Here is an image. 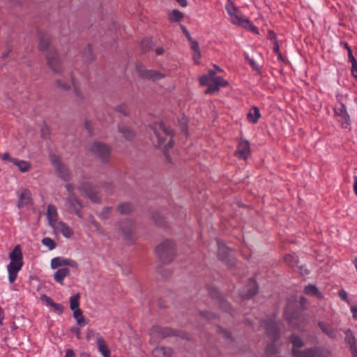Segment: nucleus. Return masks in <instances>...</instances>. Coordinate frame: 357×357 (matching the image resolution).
<instances>
[{
    "label": "nucleus",
    "mask_w": 357,
    "mask_h": 357,
    "mask_svg": "<svg viewBox=\"0 0 357 357\" xmlns=\"http://www.w3.org/2000/svg\"><path fill=\"white\" fill-rule=\"evenodd\" d=\"M38 48L42 52H46V59L49 68L55 74H61L63 67L61 59L54 47L50 46L48 36L40 37Z\"/></svg>",
    "instance_id": "obj_1"
},
{
    "label": "nucleus",
    "mask_w": 357,
    "mask_h": 357,
    "mask_svg": "<svg viewBox=\"0 0 357 357\" xmlns=\"http://www.w3.org/2000/svg\"><path fill=\"white\" fill-rule=\"evenodd\" d=\"M225 8L229 16V21L231 24L245 28L252 33H258V29L252 24L249 18L245 16L232 1L227 0Z\"/></svg>",
    "instance_id": "obj_2"
},
{
    "label": "nucleus",
    "mask_w": 357,
    "mask_h": 357,
    "mask_svg": "<svg viewBox=\"0 0 357 357\" xmlns=\"http://www.w3.org/2000/svg\"><path fill=\"white\" fill-rule=\"evenodd\" d=\"M153 130V135L152 136V140L153 143L155 146H158L164 151L165 154L168 159L167 150L172 146V131L162 123H156Z\"/></svg>",
    "instance_id": "obj_3"
},
{
    "label": "nucleus",
    "mask_w": 357,
    "mask_h": 357,
    "mask_svg": "<svg viewBox=\"0 0 357 357\" xmlns=\"http://www.w3.org/2000/svg\"><path fill=\"white\" fill-rule=\"evenodd\" d=\"M261 326L266 331L269 336L271 342L269 343L266 349V355L267 357L278 354L280 351V341L279 340L278 330L276 323L273 321H264Z\"/></svg>",
    "instance_id": "obj_4"
},
{
    "label": "nucleus",
    "mask_w": 357,
    "mask_h": 357,
    "mask_svg": "<svg viewBox=\"0 0 357 357\" xmlns=\"http://www.w3.org/2000/svg\"><path fill=\"white\" fill-rule=\"evenodd\" d=\"M10 262L7 266L8 280L10 284L13 283L17 277V273L23 266L22 253L20 245L14 248L10 253Z\"/></svg>",
    "instance_id": "obj_5"
},
{
    "label": "nucleus",
    "mask_w": 357,
    "mask_h": 357,
    "mask_svg": "<svg viewBox=\"0 0 357 357\" xmlns=\"http://www.w3.org/2000/svg\"><path fill=\"white\" fill-rule=\"evenodd\" d=\"M155 252L161 261L169 262L175 255L174 244L172 241L165 240L156 247Z\"/></svg>",
    "instance_id": "obj_6"
},
{
    "label": "nucleus",
    "mask_w": 357,
    "mask_h": 357,
    "mask_svg": "<svg viewBox=\"0 0 357 357\" xmlns=\"http://www.w3.org/2000/svg\"><path fill=\"white\" fill-rule=\"evenodd\" d=\"M292 353L294 357H331V352L325 348H313L304 351L294 349Z\"/></svg>",
    "instance_id": "obj_7"
},
{
    "label": "nucleus",
    "mask_w": 357,
    "mask_h": 357,
    "mask_svg": "<svg viewBox=\"0 0 357 357\" xmlns=\"http://www.w3.org/2000/svg\"><path fill=\"white\" fill-rule=\"evenodd\" d=\"M90 151L99 158L101 160H106L110 153L108 146L99 142H93L89 149Z\"/></svg>",
    "instance_id": "obj_8"
},
{
    "label": "nucleus",
    "mask_w": 357,
    "mask_h": 357,
    "mask_svg": "<svg viewBox=\"0 0 357 357\" xmlns=\"http://www.w3.org/2000/svg\"><path fill=\"white\" fill-rule=\"evenodd\" d=\"M135 224L132 220H125L117 225V229L126 238H131L135 231Z\"/></svg>",
    "instance_id": "obj_9"
},
{
    "label": "nucleus",
    "mask_w": 357,
    "mask_h": 357,
    "mask_svg": "<svg viewBox=\"0 0 357 357\" xmlns=\"http://www.w3.org/2000/svg\"><path fill=\"white\" fill-rule=\"evenodd\" d=\"M63 266H68L77 268H78V263L73 259L63 257H54L51 260V268L52 269H56Z\"/></svg>",
    "instance_id": "obj_10"
},
{
    "label": "nucleus",
    "mask_w": 357,
    "mask_h": 357,
    "mask_svg": "<svg viewBox=\"0 0 357 357\" xmlns=\"http://www.w3.org/2000/svg\"><path fill=\"white\" fill-rule=\"evenodd\" d=\"M334 112L335 116L338 118V121L342 125H348L349 123V116L347 112L345 105L339 102L335 106Z\"/></svg>",
    "instance_id": "obj_11"
},
{
    "label": "nucleus",
    "mask_w": 357,
    "mask_h": 357,
    "mask_svg": "<svg viewBox=\"0 0 357 357\" xmlns=\"http://www.w3.org/2000/svg\"><path fill=\"white\" fill-rule=\"evenodd\" d=\"M79 191L82 195L88 197L94 202H96L100 199L99 197L97 195L96 188L89 183L82 184L79 187Z\"/></svg>",
    "instance_id": "obj_12"
},
{
    "label": "nucleus",
    "mask_w": 357,
    "mask_h": 357,
    "mask_svg": "<svg viewBox=\"0 0 357 357\" xmlns=\"http://www.w3.org/2000/svg\"><path fill=\"white\" fill-rule=\"evenodd\" d=\"M149 335L153 340L165 337L169 335H178L174 331L167 328H160L158 326H153L149 331Z\"/></svg>",
    "instance_id": "obj_13"
},
{
    "label": "nucleus",
    "mask_w": 357,
    "mask_h": 357,
    "mask_svg": "<svg viewBox=\"0 0 357 357\" xmlns=\"http://www.w3.org/2000/svg\"><path fill=\"white\" fill-rule=\"evenodd\" d=\"M137 70L139 73V75L146 79H149L152 80H158L160 79L162 77H165V75L152 70H147L145 68H144L142 66L137 67Z\"/></svg>",
    "instance_id": "obj_14"
},
{
    "label": "nucleus",
    "mask_w": 357,
    "mask_h": 357,
    "mask_svg": "<svg viewBox=\"0 0 357 357\" xmlns=\"http://www.w3.org/2000/svg\"><path fill=\"white\" fill-rule=\"evenodd\" d=\"M250 154V144L247 140L241 141L235 152V155L241 159L245 160Z\"/></svg>",
    "instance_id": "obj_15"
},
{
    "label": "nucleus",
    "mask_w": 357,
    "mask_h": 357,
    "mask_svg": "<svg viewBox=\"0 0 357 357\" xmlns=\"http://www.w3.org/2000/svg\"><path fill=\"white\" fill-rule=\"evenodd\" d=\"M54 231L57 234H61L66 238H70L73 234V231L65 222L59 221L52 227Z\"/></svg>",
    "instance_id": "obj_16"
},
{
    "label": "nucleus",
    "mask_w": 357,
    "mask_h": 357,
    "mask_svg": "<svg viewBox=\"0 0 357 357\" xmlns=\"http://www.w3.org/2000/svg\"><path fill=\"white\" fill-rule=\"evenodd\" d=\"M345 333V342L349 344L350 350L352 354V357H357V340L353 335L350 329H346Z\"/></svg>",
    "instance_id": "obj_17"
},
{
    "label": "nucleus",
    "mask_w": 357,
    "mask_h": 357,
    "mask_svg": "<svg viewBox=\"0 0 357 357\" xmlns=\"http://www.w3.org/2000/svg\"><path fill=\"white\" fill-rule=\"evenodd\" d=\"M31 204V194L27 189H23L19 195L18 208H22Z\"/></svg>",
    "instance_id": "obj_18"
},
{
    "label": "nucleus",
    "mask_w": 357,
    "mask_h": 357,
    "mask_svg": "<svg viewBox=\"0 0 357 357\" xmlns=\"http://www.w3.org/2000/svg\"><path fill=\"white\" fill-rule=\"evenodd\" d=\"M227 85V82L221 77L213 78L212 84H209L206 93H213L219 90L220 87H224Z\"/></svg>",
    "instance_id": "obj_19"
},
{
    "label": "nucleus",
    "mask_w": 357,
    "mask_h": 357,
    "mask_svg": "<svg viewBox=\"0 0 357 357\" xmlns=\"http://www.w3.org/2000/svg\"><path fill=\"white\" fill-rule=\"evenodd\" d=\"M68 206L73 210V211L79 217L82 218L80 210L82 207L79 201L73 195H70L66 201Z\"/></svg>",
    "instance_id": "obj_20"
},
{
    "label": "nucleus",
    "mask_w": 357,
    "mask_h": 357,
    "mask_svg": "<svg viewBox=\"0 0 357 357\" xmlns=\"http://www.w3.org/2000/svg\"><path fill=\"white\" fill-rule=\"evenodd\" d=\"M172 349L167 347H157L152 351V357H171Z\"/></svg>",
    "instance_id": "obj_21"
},
{
    "label": "nucleus",
    "mask_w": 357,
    "mask_h": 357,
    "mask_svg": "<svg viewBox=\"0 0 357 357\" xmlns=\"http://www.w3.org/2000/svg\"><path fill=\"white\" fill-rule=\"evenodd\" d=\"M47 218L48 220L49 225L51 227H52L54 225L59 222L57 211L54 206L49 205L47 206Z\"/></svg>",
    "instance_id": "obj_22"
},
{
    "label": "nucleus",
    "mask_w": 357,
    "mask_h": 357,
    "mask_svg": "<svg viewBox=\"0 0 357 357\" xmlns=\"http://www.w3.org/2000/svg\"><path fill=\"white\" fill-rule=\"evenodd\" d=\"M96 342L98 351L101 353L103 357H109L110 351L108 349L107 345L103 337L100 335H98Z\"/></svg>",
    "instance_id": "obj_23"
},
{
    "label": "nucleus",
    "mask_w": 357,
    "mask_h": 357,
    "mask_svg": "<svg viewBox=\"0 0 357 357\" xmlns=\"http://www.w3.org/2000/svg\"><path fill=\"white\" fill-rule=\"evenodd\" d=\"M10 162L16 165L21 172H27L31 168V165L29 162L26 160H21L16 158H10Z\"/></svg>",
    "instance_id": "obj_24"
},
{
    "label": "nucleus",
    "mask_w": 357,
    "mask_h": 357,
    "mask_svg": "<svg viewBox=\"0 0 357 357\" xmlns=\"http://www.w3.org/2000/svg\"><path fill=\"white\" fill-rule=\"evenodd\" d=\"M54 164L58 175L64 180L68 179L69 173L66 167L59 161H55Z\"/></svg>",
    "instance_id": "obj_25"
},
{
    "label": "nucleus",
    "mask_w": 357,
    "mask_h": 357,
    "mask_svg": "<svg viewBox=\"0 0 357 357\" xmlns=\"http://www.w3.org/2000/svg\"><path fill=\"white\" fill-rule=\"evenodd\" d=\"M257 292V285L255 280H250L248 284V289L246 292L241 293L242 297L249 298L252 297Z\"/></svg>",
    "instance_id": "obj_26"
},
{
    "label": "nucleus",
    "mask_w": 357,
    "mask_h": 357,
    "mask_svg": "<svg viewBox=\"0 0 357 357\" xmlns=\"http://www.w3.org/2000/svg\"><path fill=\"white\" fill-rule=\"evenodd\" d=\"M260 117L261 114L257 107H252L248 113V120L250 123H256Z\"/></svg>",
    "instance_id": "obj_27"
},
{
    "label": "nucleus",
    "mask_w": 357,
    "mask_h": 357,
    "mask_svg": "<svg viewBox=\"0 0 357 357\" xmlns=\"http://www.w3.org/2000/svg\"><path fill=\"white\" fill-rule=\"evenodd\" d=\"M69 275V269L67 268H62L59 269L54 275V279L57 282L63 284V279Z\"/></svg>",
    "instance_id": "obj_28"
},
{
    "label": "nucleus",
    "mask_w": 357,
    "mask_h": 357,
    "mask_svg": "<svg viewBox=\"0 0 357 357\" xmlns=\"http://www.w3.org/2000/svg\"><path fill=\"white\" fill-rule=\"evenodd\" d=\"M73 317L76 319L77 324L80 326H85L88 324V321L83 316L80 309L73 311Z\"/></svg>",
    "instance_id": "obj_29"
},
{
    "label": "nucleus",
    "mask_w": 357,
    "mask_h": 357,
    "mask_svg": "<svg viewBox=\"0 0 357 357\" xmlns=\"http://www.w3.org/2000/svg\"><path fill=\"white\" fill-rule=\"evenodd\" d=\"M79 298H80V295L79 294H77L70 298V308L72 310L75 311L77 310H79Z\"/></svg>",
    "instance_id": "obj_30"
},
{
    "label": "nucleus",
    "mask_w": 357,
    "mask_h": 357,
    "mask_svg": "<svg viewBox=\"0 0 357 357\" xmlns=\"http://www.w3.org/2000/svg\"><path fill=\"white\" fill-rule=\"evenodd\" d=\"M321 331L328 335L330 337L334 338L335 337V334L333 330L327 324L320 322L319 324Z\"/></svg>",
    "instance_id": "obj_31"
},
{
    "label": "nucleus",
    "mask_w": 357,
    "mask_h": 357,
    "mask_svg": "<svg viewBox=\"0 0 357 357\" xmlns=\"http://www.w3.org/2000/svg\"><path fill=\"white\" fill-rule=\"evenodd\" d=\"M127 139H131L135 136L134 131L128 126L122 127L119 130Z\"/></svg>",
    "instance_id": "obj_32"
},
{
    "label": "nucleus",
    "mask_w": 357,
    "mask_h": 357,
    "mask_svg": "<svg viewBox=\"0 0 357 357\" xmlns=\"http://www.w3.org/2000/svg\"><path fill=\"white\" fill-rule=\"evenodd\" d=\"M183 17V14L178 10H174L169 14V18L171 22H179Z\"/></svg>",
    "instance_id": "obj_33"
},
{
    "label": "nucleus",
    "mask_w": 357,
    "mask_h": 357,
    "mask_svg": "<svg viewBox=\"0 0 357 357\" xmlns=\"http://www.w3.org/2000/svg\"><path fill=\"white\" fill-rule=\"evenodd\" d=\"M133 210L132 206L129 203H123L118 206V211L121 214L129 213Z\"/></svg>",
    "instance_id": "obj_34"
},
{
    "label": "nucleus",
    "mask_w": 357,
    "mask_h": 357,
    "mask_svg": "<svg viewBox=\"0 0 357 357\" xmlns=\"http://www.w3.org/2000/svg\"><path fill=\"white\" fill-rule=\"evenodd\" d=\"M290 341L293 344V346H294L293 349H297L296 348H300L303 346V342L302 340L296 335H292L290 337Z\"/></svg>",
    "instance_id": "obj_35"
},
{
    "label": "nucleus",
    "mask_w": 357,
    "mask_h": 357,
    "mask_svg": "<svg viewBox=\"0 0 357 357\" xmlns=\"http://www.w3.org/2000/svg\"><path fill=\"white\" fill-rule=\"evenodd\" d=\"M42 243L44 246L47 247L50 250H52L56 248L55 242L49 237L44 238L42 240Z\"/></svg>",
    "instance_id": "obj_36"
},
{
    "label": "nucleus",
    "mask_w": 357,
    "mask_h": 357,
    "mask_svg": "<svg viewBox=\"0 0 357 357\" xmlns=\"http://www.w3.org/2000/svg\"><path fill=\"white\" fill-rule=\"evenodd\" d=\"M305 294L311 296H319V291L317 288L312 284H309L305 288Z\"/></svg>",
    "instance_id": "obj_37"
},
{
    "label": "nucleus",
    "mask_w": 357,
    "mask_h": 357,
    "mask_svg": "<svg viewBox=\"0 0 357 357\" xmlns=\"http://www.w3.org/2000/svg\"><path fill=\"white\" fill-rule=\"evenodd\" d=\"M284 260L288 264L293 267L297 264V259L294 255H287L284 257Z\"/></svg>",
    "instance_id": "obj_38"
},
{
    "label": "nucleus",
    "mask_w": 357,
    "mask_h": 357,
    "mask_svg": "<svg viewBox=\"0 0 357 357\" xmlns=\"http://www.w3.org/2000/svg\"><path fill=\"white\" fill-rule=\"evenodd\" d=\"M199 82L202 85H208V87L209 84H212L213 79L208 75H204L199 78Z\"/></svg>",
    "instance_id": "obj_39"
},
{
    "label": "nucleus",
    "mask_w": 357,
    "mask_h": 357,
    "mask_svg": "<svg viewBox=\"0 0 357 357\" xmlns=\"http://www.w3.org/2000/svg\"><path fill=\"white\" fill-rule=\"evenodd\" d=\"M344 46L347 48V52H348V58H349V61L351 63L352 65L356 66L357 63V61L353 56L352 51H351V48L349 47V45L347 43L344 44Z\"/></svg>",
    "instance_id": "obj_40"
},
{
    "label": "nucleus",
    "mask_w": 357,
    "mask_h": 357,
    "mask_svg": "<svg viewBox=\"0 0 357 357\" xmlns=\"http://www.w3.org/2000/svg\"><path fill=\"white\" fill-rule=\"evenodd\" d=\"M111 213V208L109 207H105L102 209V211L100 212L99 217L101 219H107Z\"/></svg>",
    "instance_id": "obj_41"
},
{
    "label": "nucleus",
    "mask_w": 357,
    "mask_h": 357,
    "mask_svg": "<svg viewBox=\"0 0 357 357\" xmlns=\"http://www.w3.org/2000/svg\"><path fill=\"white\" fill-rule=\"evenodd\" d=\"M98 335H100V334L96 333L94 331H93L91 329H87L86 335V340H91L92 339H93L95 337L97 339Z\"/></svg>",
    "instance_id": "obj_42"
},
{
    "label": "nucleus",
    "mask_w": 357,
    "mask_h": 357,
    "mask_svg": "<svg viewBox=\"0 0 357 357\" xmlns=\"http://www.w3.org/2000/svg\"><path fill=\"white\" fill-rule=\"evenodd\" d=\"M220 307L224 310H228L229 308V304L225 301L223 298H220L218 300Z\"/></svg>",
    "instance_id": "obj_43"
},
{
    "label": "nucleus",
    "mask_w": 357,
    "mask_h": 357,
    "mask_svg": "<svg viewBox=\"0 0 357 357\" xmlns=\"http://www.w3.org/2000/svg\"><path fill=\"white\" fill-rule=\"evenodd\" d=\"M56 85L58 87H59L62 90H68L70 89V86L68 84L62 82L61 80L56 81Z\"/></svg>",
    "instance_id": "obj_44"
},
{
    "label": "nucleus",
    "mask_w": 357,
    "mask_h": 357,
    "mask_svg": "<svg viewBox=\"0 0 357 357\" xmlns=\"http://www.w3.org/2000/svg\"><path fill=\"white\" fill-rule=\"evenodd\" d=\"M190 43L191 49L194 52L199 51V47L197 42L195 41L191 38V40H188Z\"/></svg>",
    "instance_id": "obj_45"
},
{
    "label": "nucleus",
    "mask_w": 357,
    "mask_h": 357,
    "mask_svg": "<svg viewBox=\"0 0 357 357\" xmlns=\"http://www.w3.org/2000/svg\"><path fill=\"white\" fill-rule=\"evenodd\" d=\"M54 312H57L58 314H61L63 312V307L61 304L56 303L54 307H52Z\"/></svg>",
    "instance_id": "obj_46"
},
{
    "label": "nucleus",
    "mask_w": 357,
    "mask_h": 357,
    "mask_svg": "<svg viewBox=\"0 0 357 357\" xmlns=\"http://www.w3.org/2000/svg\"><path fill=\"white\" fill-rule=\"evenodd\" d=\"M193 60L195 63H198L199 60L201 58V52L200 50L197 52H194L192 54Z\"/></svg>",
    "instance_id": "obj_47"
},
{
    "label": "nucleus",
    "mask_w": 357,
    "mask_h": 357,
    "mask_svg": "<svg viewBox=\"0 0 357 357\" xmlns=\"http://www.w3.org/2000/svg\"><path fill=\"white\" fill-rule=\"evenodd\" d=\"M40 299H41V301L45 302L47 305H49L50 303H51L53 301L51 298H50L49 296H47L46 295H43L41 296Z\"/></svg>",
    "instance_id": "obj_48"
},
{
    "label": "nucleus",
    "mask_w": 357,
    "mask_h": 357,
    "mask_svg": "<svg viewBox=\"0 0 357 357\" xmlns=\"http://www.w3.org/2000/svg\"><path fill=\"white\" fill-rule=\"evenodd\" d=\"M181 29L183 33L187 37L188 40H191L192 37H191L189 31L187 30V29L183 25H181Z\"/></svg>",
    "instance_id": "obj_49"
},
{
    "label": "nucleus",
    "mask_w": 357,
    "mask_h": 357,
    "mask_svg": "<svg viewBox=\"0 0 357 357\" xmlns=\"http://www.w3.org/2000/svg\"><path fill=\"white\" fill-rule=\"evenodd\" d=\"M338 294L342 300L347 301V294L344 290L340 291Z\"/></svg>",
    "instance_id": "obj_50"
},
{
    "label": "nucleus",
    "mask_w": 357,
    "mask_h": 357,
    "mask_svg": "<svg viewBox=\"0 0 357 357\" xmlns=\"http://www.w3.org/2000/svg\"><path fill=\"white\" fill-rule=\"evenodd\" d=\"M351 311L352 312L353 317L357 319V305L351 306Z\"/></svg>",
    "instance_id": "obj_51"
},
{
    "label": "nucleus",
    "mask_w": 357,
    "mask_h": 357,
    "mask_svg": "<svg viewBox=\"0 0 357 357\" xmlns=\"http://www.w3.org/2000/svg\"><path fill=\"white\" fill-rule=\"evenodd\" d=\"M65 357H75L73 350L71 349H67Z\"/></svg>",
    "instance_id": "obj_52"
},
{
    "label": "nucleus",
    "mask_w": 357,
    "mask_h": 357,
    "mask_svg": "<svg viewBox=\"0 0 357 357\" xmlns=\"http://www.w3.org/2000/svg\"><path fill=\"white\" fill-rule=\"evenodd\" d=\"M89 222L92 225L95 227L96 229H99L98 224L93 218L91 217L89 219Z\"/></svg>",
    "instance_id": "obj_53"
},
{
    "label": "nucleus",
    "mask_w": 357,
    "mask_h": 357,
    "mask_svg": "<svg viewBox=\"0 0 357 357\" xmlns=\"http://www.w3.org/2000/svg\"><path fill=\"white\" fill-rule=\"evenodd\" d=\"M351 74L354 77L357 78V63L356 66L352 65L351 67Z\"/></svg>",
    "instance_id": "obj_54"
},
{
    "label": "nucleus",
    "mask_w": 357,
    "mask_h": 357,
    "mask_svg": "<svg viewBox=\"0 0 357 357\" xmlns=\"http://www.w3.org/2000/svg\"><path fill=\"white\" fill-rule=\"evenodd\" d=\"M71 331L73 333H75V334L77 335V338H80V330L78 328H73L71 329Z\"/></svg>",
    "instance_id": "obj_55"
},
{
    "label": "nucleus",
    "mask_w": 357,
    "mask_h": 357,
    "mask_svg": "<svg viewBox=\"0 0 357 357\" xmlns=\"http://www.w3.org/2000/svg\"><path fill=\"white\" fill-rule=\"evenodd\" d=\"M180 124L181 126V128L185 130L186 129V120L185 119H182L180 120Z\"/></svg>",
    "instance_id": "obj_56"
},
{
    "label": "nucleus",
    "mask_w": 357,
    "mask_h": 357,
    "mask_svg": "<svg viewBox=\"0 0 357 357\" xmlns=\"http://www.w3.org/2000/svg\"><path fill=\"white\" fill-rule=\"evenodd\" d=\"M12 158L8 153H5L1 155V159L3 160H10Z\"/></svg>",
    "instance_id": "obj_57"
},
{
    "label": "nucleus",
    "mask_w": 357,
    "mask_h": 357,
    "mask_svg": "<svg viewBox=\"0 0 357 357\" xmlns=\"http://www.w3.org/2000/svg\"><path fill=\"white\" fill-rule=\"evenodd\" d=\"M249 63L254 69H257V66L255 61L252 59H248Z\"/></svg>",
    "instance_id": "obj_58"
},
{
    "label": "nucleus",
    "mask_w": 357,
    "mask_h": 357,
    "mask_svg": "<svg viewBox=\"0 0 357 357\" xmlns=\"http://www.w3.org/2000/svg\"><path fill=\"white\" fill-rule=\"evenodd\" d=\"M181 6L185 7L187 6L186 0H176Z\"/></svg>",
    "instance_id": "obj_59"
},
{
    "label": "nucleus",
    "mask_w": 357,
    "mask_h": 357,
    "mask_svg": "<svg viewBox=\"0 0 357 357\" xmlns=\"http://www.w3.org/2000/svg\"><path fill=\"white\" fill-rule=\"evenodd\" d=\"M215 72H214L213 70H209L208 75L213 79V78H215Z\"/></svg>",
    "instance_id": "obj_60"
},
{
    "label": "nucleus",
    "mask_w": 357,
    "mask_h": 357,
    "mask_svg": "<svg viewBox=\"0 0 357 357\" xmlns=\"http://www.w3.org/2000/svg\"><path fill=\"white\" fill-rule=\"evenodd\" d=\"M156 54L160 55L164 52V49L162 47H158L155 50Z\"/></svg>",
    "instance_id": "obj_61"
},
{
    "label": "nucleus",
    "mask_w": 357,
    "mask_h": 357,
    "mask_svg": "<svg viewBox=\"0 0 357 357\" xmlns=\"http://www.w3.org/2000/svg\"><path fill=\"white\" fill-rule=\"evenodd\" d=\"M3 319H4L3 312L2 308L0 307V324L2 322Z\"/></svg>",
    "instance_id": "obj_62"
},
{
    "label": "nucleus",
    "mask_w": 357,
    "mask_h": 357,
    "mask_svg": "<svg viewBox=\"0 0 357 357\" xmlns=\"http://www.w3.org/2000/svg\"><path fill=\"white\" fill-rule=\"evenodd\" d=\"M298 268L301 270V274H308V271L307 269L303 268L302 266H299Z\"/></svg>",
    "instance_id": "obj_63"
},
{
    "label": "nucleus",
    "mask_w": 357,
    "mask_h": 357,
    "mask_svg": "<svg viewBox=\"0 0 357 357\" xmlns=\"http://www.w3.org/2000/svg\"><path fill=\"white\" fill-rule=\"evenodd\" d=\"M66 188L69 192H71V191L73 190V188H72V186L70 184L66 185Z\"/></svg>",
    "instance_id": "obj_64"
}]
</instances>
